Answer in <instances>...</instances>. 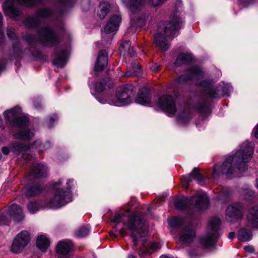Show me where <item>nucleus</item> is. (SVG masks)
<instances>
[{"label": "nucleus", "mask_w": 258, "mask_h": 258, "mask_svg": "<svg viewBox=\"0 0 258 258\" xmlns=\"http://www.w3.org/2000/svg\"><path fill=\"white\" fill-rule=\"evenodd\" d=\"M57 119V116L55 114H53L52 116H51L49 118V123L48 124V126L49 128H50L52 127V122H54L55 120Z\"/></svg>", "instance_id": "obj_54"}, {"label": "nucleus", "mask_w": 258, "mask_h": 258, "mask_svg": "<svg viewBox=\"0 0 258 258\" xmlns=\"http://www.w3.org/2000/svg\"><path fill=\"white\" fill-rule=\"evenodd\" d=\"M73 248V243L70 240H63L59 241L56 247V252L59 255H66Z\"/></svg>", "instance_id": "obj_25"}, {"label": "nucleus", "mask_w": 258, "mask_h": 258, "mask_svg": "<svg viewBox=\"0 0 258 258\" xmlns=\"http://www.w3.org/2000/svg\"><path fill=\"white\" fill-rule=\"evenodd\" d=\"M190 119V114L188 110H184L180 112L177 116V121L179 123L185 124L187 123Z\"/></svg>", "instance_id": "obj_37"}, {"label": "nucleus", "mask_w": 258, "mask_h": 258, "mask_svg": "<svg viewBox=\"0 0 258 258\" xmlns=\"http://www.w3.org/2000/svg\"><path fill=\"white\" fill-rule=\"evenodd\" d=\"M253 132L255 137L258 139V124L254 128Z\"/></svg>", "instance_id": "obj_56"}, {"label": "nucleus", "mask_w": 258, "mask_h": 258, "mask_svg": "<svg viewBox=\"0 0 258 258\" xmlns=\"http://www.w3.org/2000/svg\"><path fill=\"white\" fill-rule=\"evenodd\" d=\"M151 101V95L149 89L146 88H141L138 93L136 102L139 104L147 105Z\"/></svg>", "instance_id": "obj_21"}, {"label": "nucleus", "mask_w": 258, "mask_h": 258, "mask_svg": "<svg viewBox=\"0 0 258 258\" xmlns=\"http://www.w3.org/2000/svg\"><path fill=\"white\" fill-rule=\"evenodd\" d=\"M49 244V240L46 236L41 235L37 237L36 245L42 251H45Z\"/></svg>", "instance_id": "obj_33"}, {"label": "nucleus", "mask_w": 258, "mask_h": 258, "mask_svg": "<svg viewBox=\"0 0 258 258\" xmlns=\"http://www.w3.org/2000/svg\"><path fill=\"white\" fill-rule=\"evenodd\" d=\"M141 73V68L137 61H134L131 64V68L127 70L123 75L125 77H131L136 76Z\"/></svg>", "instance_id": "obj_36"}, {"label": "nucleus", "mask_w": 258, "mask_h": 258, "mask_svg": "<svg viewBox=\"0 0 258 258\" xmlns=\"http://www.w3.org/2000/svg\"><path fill=\"white\" fill-rule=\"evenodd\" d=\"M197 109L201 113L204 114L210 113V104L208 100L200 102L197 105Z\"/></svg>", "instance_id": "obj_38"}, {"label": "nucleus", "mask_w": 258, "mask_h": 258, "mask_svg": "<svg viewBox=\"0 0 258 258\" xmlns=\"http://www.w3.org/2000/svg\"><path fill=\"white\" fill-rule=\"evenodd\" d=\"M23 38L30 45L38 41L44 46L52 47L57 45L60 42L58 36L48 26H45L40 29L38 32L37 36L27 34L24 36Z\"/></svg>", "instance_id": "obj_5"}, {"label": "nucleus", "mask_w": 258, "mask_h": 258, "mask_svg": "<svg viewBox=\"0 0 258 258\" xmlns=\"http://www.w3.org/2000/svg\"><path fill=\"white\" fill-rule=\"evenodd\" d=\"M235 234L234 232H231L229 233L228 238H229V239L232 240L235 237Z\"/></svg>", "instance_id": "obj_57"}, {"label": "nucleus", "mask_w": 258, "mask_h": 258, "mask_svg": "<svg viewBox=\"0 0 258 258\" xmlns=\"http://www.w3.org/2000/svg\"><path fill=\"white\" fill-rule=\"evenodd\" d=\"M242 195L245 199L249 200L255 196V192L251 189H245L243 190Z\"/></svg>", "instance_id": "obj_45"}, {"label": "nucleus", "mask_w": 258, "mask_h": 258, "mask_svg": "<svg viewBox=\"0 0 258 258\" xmlns=\"http://www.w3.org/2000/svg\"><path fill=\"white\" fill-rule=\"evenodd\" d=\"M220 224L221 220L218 217H213L210 220L207 229V234L199 239L200 243L204 248L212 247L216 243Z\"/></svg>", "instance_id": "obj_9"}, {"label": "nucleus", "mask_w": 258, "mask_h": 258, "mask_svg": "<svg viewBox=\"0 0 258 258\" xmlns=\"http://www.w3.org/2000/svg\"><path fill=\"white\" fill-rule=\"evenodd\" d=\"M48 174L47 167L38 163H33L30 173V176L32 178H41L47 176Z\"/></svg>", "instance_id": "obj_20"}, {"label": "nucleus", "mask_w": 258, "mask_h": 258, "mask_svg": "<svg viewBox=\"0 0 258 258\" xmlns=\"http://www.w3.org/2000/svg\"><path fill=\"white\" fill-rule=\"evenodd\" d=\"M11 151L14 153H20L26 151L31 148L30 145L24 144L18 142H13L10 143Z\"/></svg>", "instance_id": "obj_29"}, {"label": "nucleus", "mask_w": 258, "mask_h": 258, "mask_svg": "<svg viewBox=\"0 0 258 258\" xmlns=\"http://www.w3.org/2000/svg\"><path fill=\"white\" fill-rule=\"evenodd\" d=\"M255 0H238L239 3L243 7H247L253 4Z\"/></svg>", "instance_id": "obj_48"}, {"label": "nucleus", "mask_w": 258, "mask_h": 258, "mask_svg": "<svg viewBox=\"0 0 258 258\" xmlns=\"http://www.w3.org/2000/svg\"><path fill=\"white\" fill-rule=\"evenodd\" d=\"M127 258H137L135 255H134L133 254H130Z\"/></svg>", "instance_id": "obj_62"}, {"label": "nucleus", "mask_w": 258, "mask_h": 258, "mask_svg": "<svg viewBox=\"0 0 258 258\" xmlns=\"http://www.w3.org/2000/svg\"><path fill=\"white\" fill-rule=\"evenodd\" d=\"M182 5L181 1H178L175 4L176 10L171 15L170 20L164 27V31H160L157 33L154 36V40L157 45L162 51H166L168 48V42L166 37L171 36L173 34L174 31L180 29L183 23V18L177 6Z\"/></svg>", "instance_id": "obj_3"}, {"label": "nucleus", "mask_w": 258, "mask_h": 258, "mask_svg": "<svg viewBox=\"0 0 258 258\" xmlns=\"http://www.w3.org/2000/svg\"><path fill=\"white\" fill-rule=\"evenodd\" d=\"M30 240L29 233L27 231H22L15 238L11 246V251L15 253L21 252L28 245Z\"/></svg>", "instance_id": "obj_11"}, {"label": "nucleus", "mask_w": 258, "mask_h": 258, "mask_svg": "<svg viewBox=\"0 0 258 258\" xmlns=\"http://www.w3.org/2000/svg\"><path fill=\"white\" fill-rule=\"evenodd\" d=\"M121 21V17L118 15L112 16L104 27V32L106 34H109L117 30L119 23Z\"/></svg>", "instance_id": "obj_22"}, {"label": "nucleus", "mask_w": 258, "mask_h": 258, "mask_svg": "<svg viewBox=\"0 0 258 258\" xmlns=\"http://www.w3.org/2000/svg\"><path fill=\"white\" fill-rule=\"evenodd\" d=\"M203 73L201 70L197 67L190 69L187 73L181 75L175 80V83L178 85H182L187 82L188 80H198L202 78Z\"/></svg>", "instance_id": "obj_16"}, {"label": "nucleus", "mask_w": 258, "mask_h": 258, "mask_svg": "<svg viewBox=\"0 0 258 258\" xmlns=\"http://www.w3.org/2000/svg\"><path fill=\"white\" fill-rule=\"evenodd\" d=\"M74 182L73 179H68L67 182V190L60 188L62 180L59 179L53 185V197L46 203V206L51 208H58L72 201V194L70 189L72 186L71 184Z\"/></svg>", "instance_id": "obj_4"}, {"label": "nucleus", "mask_w": 258, "mask_h": 258, "mask_svg": "<svg viewBox=\"0 0 258 258\" xmlns=\"http://www.w3.org/2000/svg\"><path fill=\"white\" fill-rule=\"evenodd\" d=\"M136 92V88L132 84H126L117 87L116 90L115 99L108 97L106 102L115 106L126 105L132 102V96Z\"/></svg>", "instance_id": "obj_8"}, {"label": "nucleus", "mask_w": 258, "mask_h": 258, "mask_svg": "<svg viewBox=\"0 0 258 258\" xmlns=\"http://www.w3.org/2000/svg\"><path fill=\"white\" fill-rule=\"evenodd\" d=\"M196 237L195 230L190 226H186L181 228L178 234V241L184 246L190 245Z\"/></svg>", "instance_id": "obj_13"}, {"label": "nucleus", "mask_w": 258, "mask_h": 258, "mask_svg": "<svg viewBox=\"0 0 258 258\" xmlns=\"http://www.w3.org/2000/svg\"><path fill=\"white\" fill-rule=\"evenodd\" d=\"M212 81L210 80H204L200 82L199 86L204 90V94L207 98H219L223 95L220 93V87H212Z\"/></svg>", "instance_id": "obj_17"}, {"label": "nucleus", "mask_w": 258, "mask_h": 258, "mask_svg": "<svg viewBox=\"0 0 258 258\" xmlns=\"http://www.w3.org/2000/svg\"><path fill=\"white\" fill-rule=\"evenodd\" d=\"M131 231V237L133 242V248L135 250V247L141 244V246L138 250V254L141 257L150 255L156 249L159 248V244L152 243L148 237V231L143 216L130 214L128 217L127 221L124 222Z\"/></svg>", "instance_id": "obj_2"}, {"label": "nucleus", "mask_w": 258, "mask_h": 258, "mask_svg": "<svg viewBox=\"0 0 258 258\" xmlns=\"http://www.w3.org/2000/svg\"><path fill=\"white\" fill-rule=\"evenodd\" d=\"M247 219L249 225L258 229V206H254L249 209Z\"/></svg>", "instance_id": "obj_24"}, {"label": "nucleus", "mask_w": 258, "mask_h": 258, "mask_svg": "<svg viewBox=\"0 0 258 258\" xmlns=\"http://www.w3.org/2000/svg\"><path fill=\"white\" fill-rule=\"evenodd\" d=\"M199 169L195 167L187 175L183 176L181 178V181L183 187L186 189L188 187V183L190 182L192 179L196 180L198 182H201L204 180V176L199 172Z\"/></svg>", "instance_id": "obj_19"}, {"label": "nucleus", "mask_w": 258, "mask_h": 258, "mask_svg": "<svg viewBox=\"0 0 258 258\" xmlns=\"http://www.w3.org/2000/svg\"><path fill=\"white\" fill-rule=\"evenodd\" d=\"M41 142L40 140L35 141L33 144H28V145H30L31 149H39V151H43L45 149L44 147H41Z\"/></svg>", "instance_id": "obj_46"}, {"label": "nucleus", "mask_w": 258, "mask_h": 258, "mask_svg": "<svg viewBox=\"0 0 258 258\" xmlns=\"http://www.w3.org/2000/svg\"><path fill=\"white\" fill-rule=\"evenodd\" d=\"M24 190L27 196L33 197L39 194L43 190V188L39 184L36 183L28 185Z\"/></svg>", "instance_id": "obj_30"}, {"label": "nucleus", "mask_w": 258, "mask_h": 258, "mask_svg": "<svg viewBox=\"0 0 258 258\" xmlns=\"http://www.w3.org/2000/svg\"><path fill=\"white\" fill-rule=\"evenodd\" d=\"M34 136V132L28 128L21 130L14 134V137L15 139L23 140H31Z\"/></svg>", "instance_id": "obj_31"}, {"label": "nucleus", "mask_w": 258, "mask_h": 258, "mask_svg": "<svg viewBox=\"0 0 258 258\" xmlns=\"http://www.w3.org/2000/svg\"><path fill=\"white\" fill-rule=\"evenodd\" d=\"M68 54L67 49H62L59 52L56 53L53 60L54 63L59 67L63 68L67 62Z\"/></svg>", "instance_id": "obj_28"}, {"label": "nucleus", "mask_w": 258, "mask_h": 258, "mask_svg": "<svg viewBox=\"0 0 258 258\" xmlns=\"http://www.w3.org/2000/svg\"><path fill=\"white\" fill-rule=\"evenodd\" d=\"M7 33L8 37L13 41L12 42V51L13 56L15 58L21 57L22 51L20 44V42L15 32V29L12 27H8L7 29Z\"/></svg>", "instance_id": "obj_18"}, {"label": "nucleus", "mask_w": 258, "mask_h": 258, "mask_svg": "<svg viewBox=\"0 0 258 258\" xmlns=\"http://www.w3.org/2000/svg\"><path fill=\"white\" fill-rule=\"evenodd\" d=\"M119 233L122 236H124L126 235L125 232L123 229H120L119 230Z\"/></svg>", "instance_id": "obj_58"}, {"label": "nucleus", "mask_w": 258, "mask_h": 258, "mask_svg": "<svg viewBox=\"0 0 258 258\" xmlns=\"http://www.w3.org/2000/svg\"><path fill=\"white\" fill-rule=\"evenodd\" d=\"M190 203L198 211L207 209L209 205V199L207 194L200 191L192 197L190 200L186 197H183L176 201L175 206L179 210H186L188 204Z\"/></svg>", "instance_id": "obj_7"}, {"label": "nucleus", "mask_w": 258, "mask_h": 258, "mask_svg": "<svg viewBox=\"0 0 258 258\" xmlns=\"http://www.w3.org/2000/svg\"><path fill=\"white\" fill-rule=\"evenodd\" d=\"M3 9L6 15L15 18L20 15L19 11L14 7V0H6L3 5Z\"/></svg>", "instance_id": "obj_27"}, {"label": "nucleus", "mask_w": 258, "mask_h": 258, "mask_svg": "<svg viewBox=\"0 0 258 258\" xmlns=\"http://www.w3.org/2000/svg\"><path fill=\"white\" fill-rule=\"evenodd\" d=\"M254 143L244 142L240 149L233 156L227 157L221 165L216 164L213 169L212 177L218 178L225 174L228 178L233 174L241 173L246 169V163L251 159L253 153Z\"/></svg>", "instance_id": "obj_1"}, {"label": "nucleus", "mask_w": 258, "mask_h": 258, "mask_svg": "<svg viewBox=\"0 0 258 258\" xmlns=\"http://www.w3.org/2000/svg\"><path fill=\"white\" fill-rule=\"evenodd\" d=\"M161 68V65L159 63H155L150 66L151 70L155 72H158Z\"/></svg>", "instance_id": "obj_50"}, {"label": "nucleus", "mask_w": 258, "mask_h": 258, "mask_svg": "<svg viewBox=\"0 0 258 258\" xmlns=\"http://www.w3.org/2000/svg\"><path fill=\"white\" fill-rule=\"evenodd\" d=\"M21 109L20 107L16 106L14 108L5 112V118L14 126L23 127L28 123L29 119L25 116H20Z\"/></svg>", "instance_id": "obj_10"}, {"label": "nucleus", "mask_w": 258, "mask_h": 258, "mask_svg": "<svg viewBox=\"0 0 258 258\" xmlns=\"http://www.w3.org/2000/svg\"><path fill=\"white\" fill-rule=\"evenodd\" d=\"M123 3L128 7L133 14L131 15V28L143 27L148 19L149 15L145 12H141L146 0H122Z\"/></svg>", "instance_id": "obj_6"}, {"label": "nucleus", "mask_w": 258, "mask_h": 258, "mask_svg": "<svg viewBox=\"0 0 258 258\" xmlns=\"http://www.w3.org/2000/svg\"><path fill=\"white\" fill-rule=\"evenodd\" d=\"M158 104L170 117L173 116L177 110L175 100L171 95H162L159 98Z\"/></svg>", "instance_id": "obj_12"}, {"label": "nucleus", "mask_w": 258, "mask_h": 258, "mask_svg": "<svg viewBox=\"0 0 258 258\" xmlns=\"http://www.w3.org/2000/svg\"><path fill=\"white\" fill-rule=\"evenodd\" d=\"M11 151L10 144L9 146H4L2 148V152L4 155H8Z\"/></svg>", "instance_id": "obj_53"}, {"label": "nucleus", "mask_w": 258, "mask_h": 258, "mask_svg": "<svg viewBox=\"0 0 258 258\" xmlns=\"http://www.w3.org/2000/svg\"><path fill=\"white\" fill-rule=\"evenodd\" d=\"M8 214L15 221H21L24 218V215L21 207L17 204H13L9 208Z\"/></svg>", "instance_id": "obj_26"}, {"label": "nucleus", "mask_w": 258, "mask_h": 258, "mask_svg": "<svg viewBox=\"0 0 258 258\" xmlns=\"http://www.w3.org/2000/svg\"><path fill=\"white\" fill-rule=\"evenodd\" d=\"M122 221V217L121 215L119 214H116L114 215L112 219L111 220V221L114 223H120Z\"/></svg>", "instance_id": "obj_51"}, {"label": "nucleus", "mask_w": 258, "mask_h": 258, "mask_svg": "<svg viewBox=\"0 0 258 258\" xmlns=\"http://www.w3.org/2000/svg\"><path fill=\"white\" fill-rule=\"evenodd\" d=\"M110 9V5L108 2H102L100 3L98 11V16L101 19H104L106 15L109 12Z\"/></svg>", "instance_id": "obj_35"}, {"label": "nucleus", "mask_w": 258, "mask_h": 258, "mask_svg": "<svg viewBox=\"0 0 258 258\" xmlns=\"http://www.w3.org/2000/svg\"><path fill=\"white\" fill-rule=\"evenodd\" d=\"M192 59V56L189 53H180L177 56L175 64L176 66H180L189 62Z\"/></svg>", "instance_id": "obj_34"}, {"label": "nucleus", "mask_w": 258, "mask_h": 258, "mask_svg": "<svg viewBox=\"0 0 258 258\" xmlns=\"http://www.w3.org/2000/svg\"><path fill=\"white\" fill-rule=\"evenodd\" d=\"M165 0H149V3L153 6L161 5Z\"/></svg>", "instance_id": "obj_52"}, {"label": "nucleus", "mask_w": 258, "mask_h": 258, "mask_svg": "<svg viewBox=\"0 0 258 258\" xmlns=\"http://www.w3.org/2000/svg\"><path fill=\"white\" fill-rule=\"evenodd\" d=\"M10 220L7 217V216L2 214H0V225L1 224H8Z\"/></svg>", "instance_id": "obj_49"}, {"label": "nucleus", "mask_w": 258, "mask_h": 258, "mask_svg": "<svg viewBox=\"0 0 258 258\" xmlns=\"http://www.w3.org/2000/svg\"><path fill=\"white\" fill-rule=\"evenodd\" d=\"M255 186L256 188L258 189V178L256 179V180H255Z\"/></svg>", "instance_id": "obj_63"}, {"label": "nucleus", "mask_w": 258, "mask_h": 258, "mask_svg": "<svg viewBox=\"0 0 258 258\" xmlns=\"http://www.w3.org/2000/svg\"><path fill=\"white\" fill-rule=\"evenodd\" d=\"M40 208V203L38 201H32L27 205V209L31 213H34Z\"/></svg>", "instance_id": "obj_41"}, {"label": "nucleus", "mask_w": 258, "mask_h": 258, "mask_svg": "<svg viewBox=\"0 0 258 258\" xmlns=\"http://www.w3.org/2000/svg\"><path fill=\"white\" fill-rule=\"evenodd\" d=\"M251 236V232L249 230L244 228L240 230L238 233V239L242 241H246L250 240Z\"/></svg>", "instance_id": "obj_39"}, {"label": "nucleus", "mask_w": 258, "mask_h": 258, "mask_svg": "<svg viewBox=\"0 0 258 258\" xmlns=\"http://www.w3.org/2000/svg\"><path fill=\"white\" fill-rule=\"evenodd\" d=\"M184 222V219L181 216L173 217L168 219V224L172 227H177Z\"/></svg>", "instance_id": "obj_40"}, {"label": "nucleus", "mask_w": 258, "mask_h": 258, "mask_svg": "<svg viewBox=\"0 0 258 258\" xmlns=\"http://www.w3.org/2000/svg\"><path fill=\"white\" fill-rule=\"evenodd\" d=\"M18 3L25 7H32L41 3L42 0H17Z\"/></svg>", "instance_id": "obj_43"}, {"label": "nucleus", "mask_w": 258, "mask_h": 258, "mask_svg": "<svg viewBox=\"0 0 258 258\" xmlns=\"http://www.w3.org/2000/svg\"><path fill=\"white\" fill-rule=\"evenodd\" d=\"M160 258H173L172 256L166 255H161Z\"/></svg>", "instance_id": "obj_60"}, {"label": "nucleus", "mask_w": 258, "mask_h": 258, "mask_svg": "<svg viewBox=\"0 0 258 258\" xmlns=\"http://www.w3.org/2000/svg\"><path fill=\"white\" fill-rule=\"evenodd\" d=\"M243 217V208L239 203L230 205L226 211V219L230 222L240 219Z\"/></svg>", "instance_id": "obj_14"}, {"label": "nucleus", "mask_w": 258, "mask_h": 258, "mask_svg": "<svg viewBox=\"0 0 258 258\" xmlns=\"http://www.w3.org/2000/svg\"><path fill=\"white\" fill-rule=\"evenodd\" d=\"M90 232V226L87 225L81 227L76 233L78 237H84L88 235Z\"/></svg>", "instance_id": "obj_42"}, {"label": "nucleus", "mask_w": 258, "mask_h": 258, "mask_svg": "<svg viewBox=\"0 0 258 258\" xmlns=\"http://www.w3.org/2000/svg\"><path fill=\"white\" fill-rule=\"evenodd\" d=\"M4 35L3 32L0 29V37L1 38H3V37H4Z\"/></svg>", "instance_id": "obj_64"}, {"label": "nucleus", "mask_w": 258, "mask_h": 258, "mask_svg": "<svg viewBox=\"0 0 258 258\" xmlns=\"http://www.w3.org/2000/svg\"><path fill=\"white\" fill-rule=\"evenodd\" d=\"M131 43L130 41H123L121 43L119 50L121 55L123 56L129 55L130 56L133 55L134 50L133 48H131Z\"/></svg>", "instance_id": "obj_32"}, {"label": "nucleus", "mask_w": 258, "mask_h": 258, "mask_svg": "<svg viewBox=\"0 0 258 258\" xmlns=\"http://www.w3.org/2000/svg\"><path fill=\"white\" fill-rule=\"evenodd\" d=\"M245 251L248 252L249 253H253L254 251V249L253 246H246L244 248Z\"/></svg>", "instance_id": "obj_55"}, {"label": "nucleus", "mask_w": 258, "mask_h": 258, "mask_svg": "<svg viewBox=\"0 0 258 258\" xmlns=\"http://www.w3.org/2000/svg\"><path fill=\"white\" fill-rule=\"evenodd\" d=\"M108 63L107 53L105 50L99 51L98 57L95 64V71H100L105 69Z\"/></svg>", "instance_id": "obj_23"}, {"label": "nucleus", "mask_w": 258, "mask_h": 258, "mask_svg": "<svg viewBox=\"0 0 258 258\" xmlns=\"http://www.w3.org/2000/svg\"><path fill=\"white\" fill-rule=\"evenodd\" d=\"M109 234V235L111 237H115L116 236L115 234L112 231H110Z\"/></svg>", "instance_id": "obj_61"}, {"label": "nucleus", "mask_w": 258, "mask_h": 258, "mask_svg": "<svg viewBox=\"0 0 258 258\" xmlns=\"http://www.w3.org/2000/svg\"><path fill=\"white\" fill-rule=\"evenodd\" d=\"M108 82L107 79H104L98 81L95 84V89L97 92H102L105 89Z\"/></svg>", "instance_id": "obj_44"}, {"label": "nucleus", "mask_w": 258, "mask_h": 258, "mask_svg": "<svg viewBox=\"0 0 258 258\" xmlns=\"http://www.w3.org/2000/svg\"><path fill=\"white\" fill-rule=\"evenodd\" d=\"M61 5L64 8H71L76 0H60Z\"/></svg>", "instance_id": "obj_47"}, {"label": "nucleus", "mask_w": 258, "mask_h": 258, "mask_svg": "<svg viewBox=\"0 0 258 258\" xmlns=\"http://www.w3.org/2000/svg\"><path fill=\"white\" fill-rule=\"evenodd\" d=\"M34 105L37 109H39L41 107V105L39 102H35Z\"/></svg>", "instance_id": "obj_59"}, {"label": "nucleus", "mask_w": 258, "mask_h": 258, "mask_svg": "<svg viewBox=\"0 0 258 258\" xmlns=\"http://www.w3.org/2000/svg\"><path fill=\"white\" fill-rule=\"evenodd\" d=\"M51 14L52 12L50 9H40L36 12L35 16L27 17L25 20V24L29 27H38L41 18L48 17Z\"/></svg>", "instance_id": "obj_15"}]
</instances>
